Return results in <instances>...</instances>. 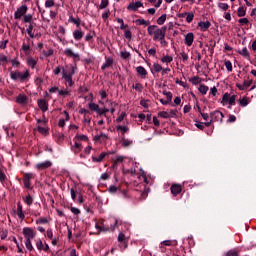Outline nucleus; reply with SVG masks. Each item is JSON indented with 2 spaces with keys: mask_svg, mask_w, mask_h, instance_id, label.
<instances>
[{
  "mask_svg": "<svg viewBox=\"0 0 256 256\" xmlns=\"http://www.w3.org/2000/svg\"><path fill=\"white\" fill-rule=\"evenodd\" d=\"M26 32L28 33V35L31 39H33V37H35V33H33V24H29V26L26 29Z\"/></svg>",
  "mask_w": 256,
  "mask_h": 256,
  "instance_id": "obj_48",
  "label": "nucleus"
},
{
  "mask_svg": "<svg viewBox=\"0 0 256 256\" xmlns=\"http://www.w3.org/2000/svg\"><path fill=\"white\" fill-rule=\"evenodd\" d=\"M170 191L174 197H177V195L183 191V186H181V184H173Z\"/></svg>",
  "mask_w": 256,
  "mask_h": 256,
  "instance_id": "obj_15",
  "label": "nucleus"
},
{
  "mask_svg": "<svg viewBox=\"0 0 256 256\" xmlns=\"http://www.w3.org/2000/svg\"><path fill=\"white\" fill-rule=\"evenodd\" d=\"M73 38L75 39V41H81V39H83V31L74 30L73 31Z\"/></svg>",
  "mask_w": 256,
  "mask_h": 256,
  "instance_id": "obj_28",
  "label": "nucleus"
},
{
  "mask_svg": "<svg viewBox=\"0 0 256 256\" xmlns=\"http://www.w3.org/2000/svg\"><path fill=\"white\" fill-rule=\"evenodd\" d=\"M148 35L152 37L153 41H159V39L167 35V26L159 28L157 25H150L147 29Z\"/></svg>",
  "mask_w": 256,
  "mask_h": 256,
  "instance_id": "obj_3",
  "label": "nucleus"
},
{
  "mask_svg": "<svg viewBox=\"0 0 256 256\" xmlns=\"http://www.w3.org/2000/svg\"><path fill=\"white\" fill-rule=\"evenodd\" d=\"M4 166H0V183H4L7 180V175L5 174Z\"/></svg>",
  "mask_w": 256,
  "mask_h": 256,
  "instance_id": "obj_40",
  "label": "nucleus"
},
{
  "mask_svg": "<svg viewBox=\"0 0 256 256\" xmlns=\"http://www.w3.org/2000/svg\"><path fill=\"white\" fill-rule=\"evenodd\" d=\"M126 240L127 237H125V234H123V232H120L118 235V241L119 243H124V249H127V243H125Z\"/></svg>",
  "mask_w": 256,
  "mask_h": 256,
  "instance_id": "obj_36",
  "label": "nucleus"
},
{
  "mask_svg": "<svg viewBox=\"0 0 256 256\" xmlns=\"http://www.w3.org/2000/svg\"><path fill=\"white\" fill-rule=\"evenodd\" d=\"M107 155H109V153L102 152L98 157L92 156L91 159H92L93 163H101L103 161V159H105V157H107Z\"/></svg>",
  "mask_w": 256,
  "mask_h": 256,
  "instance_id": "obj_21",
  "label": "nucleus"
},
{
  "mask_svg": "<svg viewBox=\"0 0 256 256\" xmlns=\"http://www.w3.org/2000/svg\"><path fill=\"white\" fill-rule=\"evenodd\" d=\"M109 7V0H101V3L97 6L98 10L107 9Z\"/></svg>",
  "mask_w": 256,
  "mask_h": 256,
  "instance_id": "obj_37",
  "label": "nucleus"
},
{
  "mask_svg": "<svg viewBox=\"0 0 256 256\" xmlns=\"http://www.w3.org/2000/svg\"><path fill=\"white\" fill-rule=\"evenodd\" d=\"M95 37V31L89 32L85 36V41L89 42Z\"/></svg>",
  "mask_w": 256,
  "mask_h": 256,
  "instance_id": "obj_58",
  "label": "nucleus"
},
{
  "mask_svg": "<svg viewBox=\"0 0 256 256\" xmlns=\"http://www.w3.org/2000/svg\"><path fill=\"white\" fill-rule=\"evenodd\" d=\"M198 27H200V31H208L209 27H211V22L201 21V22L198 23Z\"/></svg>",
  "mask_w": 256,
  "mask_h": 256,
  "instance_id": "obj_23",
  "label": "nucleus"
},
{
  "mask_svg": "<svg viewBox=\"0 0 256 256\" xmlns=\"http://www.w3.org/2000/svg\"><path fill=\"white\" fill-rule=\"evenodd\" d=\"M47 223H49V220L45 217L36 220L37 225H47Z\"/></svg>",
  "mask_w": 256,
  "mask_h": 256,
  "instance_id": "obj_51",
  "label": "nucleus"
},
{
  "mask_svg": "<svg viewBox=\"0 0 256 256\" xmlns=\"http://www.w3.org/2000/svg\"><path fill=\"white\" fill-rule=\"evenodd\" d=\"M52 166H53V162L46 160L44 162H40L36 164L35 169H37V171H45V169H49Z\"/></svg>",
  "mask_w": 256,
  "mask_h": 256,
  "instance_id": "obj_10",
  "label": "nucleus"
},
{
  "mask_svg": "<svg viewBox=\"0 0 256 256\" xmlns=\"http://www.w3.org/2000/svg\"><path fill=\"white\" fill-rule=\"evenodd\" d=\"M223 117H225L221 111H214L210 114L211 123H223Z\"/></svg>",
  "mask_w": 256,
  "mask_h": 256,
  "instance_id": "obj_8",
  "label": "nucleus"
},
{
  "mask_svg": "<svg viewBox=\"0 0 256 256\" xmlns=\"http://www.w3.org/2000/svg\"><path fill=\"white\" fill-rule=\"evenodd\" d=\"M69 23H74V25H76V27H80L81 26V19L79 18H74L73 15H71L68 19Z\"/></svg>",
  "mask_w": 256,
  "mask_h": 256,
  "instance_id": "obj_33",
  "label": "nucleus"
},
{
  "mask_svg": "<svg viewBox=\"0 0 256 256\" xmlns=\"http://www.w3.org/2000/svg\"><path fill=\"white\" fill-rule=\"evenodd\" d=\"M218 9H220V11H224V13H225V12L229 11V4L219 2L218 3Z\"/></svg>",
  "mask_w": 256,
  "mask_h": 256,
  "instance_id": "obj_41",
  "label": "nucleus"
},
{
  "mask_svg": "<svg viewBox=\"0 0 256 256\" xmlns=\"http://www.w3.org/2000/svg\"><path fill=\"white\" fill-rule=\"evenodd\" d=\"M37 61H38V59H35L33 57H28L26 59V63L28 65V67H31V69H33L37 65Z\"/></svg>",
  "mask_w": 256,
  "mask_h": 256,
  "instance_id": "obj_26",
  "label": "nucleus"
},
{
  "mask_svg": "<svg viewBox=\"0 0 256 256\" xmlns=\"http://www.w3.org/2000/svg\"><path fill=\"white\" fill-rule=\"evenodd\" d=\"M198 90H199V93H201V95H207V92L209 91V86H206L205 84H201Z\"/></svg>",
  "mask_w": 256,
  "mask_h": 256,
  "instance_id": "obj_38",
  "label": "nucleus"
},
{
  "mask_svg": "<svg viewBox=\"0 0 256 256\" xmlns=\"http://www.w3.org/2000/svg\"><path fill=\"white\" fill-rule=\"evenodd\" d=\"M64 55H66V57H71L73 61H79V53L73 52V49L71 48H66L64 50Z\"/></svg>",
  "mask_w": 256,
  "mask_h": 256,
  "instance_id": "obj_13",
  "label": "nucleus"
},
{
  "mask_svg": "<svg viewBox=\"0 0 256 256\" xmlns=\"http://www.w3.org/2000/svg\"><path fill=\"white\" fill-rule=\"evenodd\" d=\"M88 107H89L90 111H94L95 113H97L99 115L101 108L98 106V104L91 102L88 104Z\"/></svg>",
  "mask_w": 256,
  "mask_h": 256,
  "instance_id": "obj_31",
  "label": "nucleus"
},
{
  "mask_svg": "<svg viewBox=\"0 0 256 256\" xmlns=\"http://www.w3.org/2000/svg\"><path fill=\"white\" fill-rule=\"evenodd\" d=\"M29 11V7L27 5L23 4L20 7H18L14 13V19L19 20L21 19L24 15L27 14Z\"/></svg>",
  "mask_w": 256,
  "mask_h": 256,
  "instance_id": "obj_7",
  "label": "nucleus"
},
{
  "mask_svg": "<svg viewBox=\"0 0 256 256\" xmlns=\"http://www.w3.org/2000/svg\"><path fill=\"white\" fill-rule=\"evenodd\" d=\"M125 117H127V113L121 112L120 115L116 119V123H121L123 121V119H125Z\"/></svg>",
  "mask_w": 256,
  "mask_h": 256,
  "instance_id": "obj_60",
  "label": "nucleus"
},
{
  "mask_svg": "<svg viewBox=\"0 0 256 256\" xmlns=\"http://www.w3.org/2000/svg\"><path fill=\"white\" fill-rule=\"evenodd\" d=\"M123 161H125V157L124 156H115L112 159V167H113V169H117V167L119 166V163H123Z\"/></svg>",
  "mask_w": 256,
  "mask_h": 256,
  "instance_id": "obj_19",
  "label": "nucleus"
},
{
  "mask_svg": "<svg viewBox=\"0 0 256 256\" xmlns=\"http://www.w3.org/2000/svg\"><path fill=\"white\" fill-rule=\"evenodd\" d=\"M141 7H143V2L140 0L136 2H130V4L127 6V11H138L141 9Z\"/></svg>",
  "mask_w": 256,
  "mask_h": 256,
  "instance_id": "obj_11",
  "label": "nucleus"
},
{
  "mask_svg": "<svg viewBox=\"0 0 256 256\" xmlns=\"http://www.w3.org/2000/svg\"><path fill=\"white\" fill-rule=\"evenodd\" d=\"M21 51H23L25 55H29L31 53V45L27 43H23L21 47Z\"/></svg>",
  "mask_w": 256,
  "mask_h": 256,
  "instance_id": "obj_34",
  "label": "nucleus"
},
{
  "mask_svg": "<svg viewBox=\"0 0 256 256\" xmlns=\"http://www.w3.org/2000/svg\"><path fill=\"white\" fill-rule=\"evenodd\" d=\"M58 95L61 97H69L71 95V90H69V88H62L58 90Z\"/></svg>",
  "mask_w": 256,
  "mask_h": 256,
  "instance_id": "obj_27",
  "label": "nucleus"
},
{
  "mask_svg": "<svg viewBox=\"0 0 256 256\" xmlns=\"http://www.w3.org/2000/svg\"><path fill=\"white\" fill-rule=\"evenodd\" d=\"M28 101L29 98L25 94H19L16 97V103H18V105H27Z\"/></svg>",
  "mask_w": 256,
  "mask_h": 256,
  "instance_id": "obj_16",
  "label": "nucleus"
},
{
  "mask_svg": "<svg viewBox=\"0 0 256 256\" xmlns=\"http://www.w3.org/2000/svg\"><path fill=\"white\" fill-rule=\"evenodd\" d=\"M18 218L20 219V221H24L25 220V213L23 212V205L21 204V202L17 203V211H16Z\"/></svg>",
  "mask_w": 256,
  "mask_h": 256,
  "instance_id": "obj_20",
  "label": "nucleus"
},
{
  "mask_svg": "<svg viewBox=\"0 0 256 256\" xmlns=\"http://www.w3.org/2000/svg\"><path fill=\"white\" fill-rule=\"evenodd\" d=\"M136 72L138 77L141 79H147V70L143 66L136 67Z\"/></svg>",
  "mask_w": 256,
  "mask_h": 256,
  "instance_id": "obj_17",
  "label": "nucleus"
},
{
  "mask_svg": "<svg viewBox=\"0 0 256 256\" xmlns=\"http://www.w3.org/2000/svg\"><path fill=\"white\" fill-rule=\"evenodd\" d=\"M116 131H119L122 136H125V133H129V128L128 126L118 125L116 126Z\"/></svg>",
  "mask_w": 256,
  "mask_h": 256,
  "instance_id": "obj_29",
  "label": "nucleus"
},
{
  "mask_svg": "<svg viewBox=\"0 0 256 256\" xmlns=\"http://www.w3.org/2000/svg\"><path fill=\"white\" fill-rule=\"evenodd\" d=\"M235 101H237V95H231L226 92L222 97L221 105H223V107L228 105V109H231L233 105H235Z\"/></svg>",
  "mask_w": 256,
  "mask_h": 256,
  "instance_id": "obj_5",
  "label": "nucleus"
},
{
  "mask_svg": "<svg viewBox=\"0 0 256 256\" xmlns=\"http://www.w3.org/2000/svg\"><path fill=\"white\" fill-rule=\"evenodd\" d=\"M44 6L46 9H51V7H55V0H46Z\"/></svg>",
  "mask_w": 256,
  "mask_h": 256,
  "instance_id": "obj_50",
  "label": "nucleus"
},
{
  "mask_svg": "<svg viewBox=\"0 0 256 256\" xmlns=\"http://www.w3.org/2000/svg\"><path fill=\"white\" fill-rule=\"evenodd\" d=\"M37 131L41 133V135H49V128L38 126Z\"/></svg>",
  "mask_w": 256,
  "mask_h": 256,
  "instance_id": "obj_45",
  "label": "nucleus"
},
{
  "mask_svg": "<svg viewBox=\"0 0 256 256\" xmlns=\"http://www.w3.org/2000/svg\"><path fill=\"white\" fill-rule=\"evenodd\" d=\"M160 61H161V63H164L165 65H169V63H172V61H173V56H171V55L162 56Z\"/></svg>",
  "mask_w": 256,
  "mask_h": 256,
  "instance_id": "obj_30",
  "label": "nucleus"
},
{
  "mask_svg": "<svg viewBox=\"0 0 256 256\" xmlns=\"http://www.w3.org/2000/svg\"><path fill=\"white\" fill-rule=\"evenodd\" d=\"M247 15V8L245 6H240L237 9V16L238 17H245Z\"/></svg>",
  "mask_w": 256,
  "mask_h": 256,
  "instance_id": "obj_32",
  "label": "nucleus"
},
{
  "mask_svg": "<svg viewBox=\"0 0 256 256\" xmlns=\"http://www.w3.org/2000/svg\"><path fill=\"white\" fill-rule=\"evenodd\" d=\"M22 234L25 238L26 249L28 251H33L35 248L33 247V243L31 241L37 237V231L31 227H24L22 229Z\"/></svg>",
  "mask_w": 256,
  "mask_h": 256,
  "instance_id": "obj_2",
  "label": "nucleus"
},
{
  "mask_svg": "<svg viewBox=\"0 0 256 256\" xmlns=\"http://www.w3.org/2000/svg\"><path fill=\"white\" fill-rule=\"evenodd\" d=\"M224 65L228 73H231V71H233V64L229 60H225Z\"/></svg>",
  "mask_w": 256,
  "mask_h": 256,
  "instance_id": "obj_47",
  "label": "nucleus"
},
{
  "mask_svg": "<svg viewBox=\"0 0 256 256\" xmlns=\"http://www.w3.org/2000/svg\"><path fill=\"white\" fill-rule=\"evenodd\" d=\"M120 55H121L122 59H129V57H131V53H129L127 51L120 52Z\"/></svg>",
  "mask_w": 256,
  "mask_h": 256,
  "instance_id": "obj_63",
  "label": "nucleus"
},
{
  "mask_svg": "<svg viewBox=\"0 0 256 256\" xmlns=\"http://www.w3.org/2000/svg\"><path fill=\"white\" fill-rule=\"evenodd\" d=\"M36 243V248L38 249V251H42L43 250V241L41 239H37L35 240Z\"/></svg>",
  "mask_w": 256,
  "mask_h": 256,
  "instance_id": "obj_55",
  "label": "nucleus"
},
{
  "mask_svg": "<svg viewBox=\"0 0 256 256\" xmlns=\"http://www.w3.org/2000/svg\"><path fill=\"white\" fill-rule=\"evenodd\" d=\"M173 240H164L159 244L161 251H165V247H171Z\"/></svg>",
  "mask_w": 256,
  "mask_h": 256,
  "instance_id": "obj_25",
  "label": "nucleus"
},
{
  "mask_svg": "<svg viewBox=\"0 0 256 256\" xmlns=\"http://www.w3.org/2000/svg\"><path fill=\"white\" fill-rule=\"evenodd\" d=\"M136 25H149L148 22H146L145 19H137L135 20Z\"/></svg>",
  "mask_w": 256,
  "mask_h": 256,
  "instance_id": "obj_64",
  "label": "nucleus"
},
{
  "mask_svg": "<svg viewBox=\"0 0 256 256\" xmlns=\"http://www.w3.org/2000/svg\"><path fill=\"white\" fill-rule=\"evenodd\" d=\"M62 114L64 115V118L59 120L58 127H65V122L70 119L69 112L63 111Z\"/></svg>",
  "mask_w": 256,
  "mask_h": 256,
  "instance_id": "obj_22",
  "label": "nucleus"
},
{
  "mask_svg": "<svg viewBox=\"0 0 256 256\" xmlns=\"http://www.w3.org/2000/svg\"><path fill=\"white\" fill-rule=\"evenodd\" d=\"M24 202L26 203V205H33V197H31V195H28L24 198Z\"/></svg>",
  "mask_w": 256,
  "mask_h": 256,
  "instance_id": "obj_59",
  "label": "nucleus"
},
{
  "mask_svg": "<svg viewBox=\"0 0 256 256\" xmlns=\"http://www.w3.org/2000/svg\"><path fill=\"white\" fill-rule=\"evenodd\" d=\"M223 17L229 23L231 21V11L224 12Z\"/></svg>",
  "mask_w": 256,
  "mask_h": 256,
  "instance_id": "obj_62",
  "label": "nucleus"
},
{
  "mask_svg": "<svg viewBox=\"0 0 256 256\" xmlns=\"http://www.w3.org/2000/svg\"><path fill=\"white\" fill-rule=\"evenodd\" d=\"M238 53H239V55H242V57H245V59H249V57H251L247 47H244L242 50H239Z\"/></svg>",
  "mask_w": 256,
  "mask_h": 256,
  "instance_id": "obj_35",
  "label": "nucleus"
},
{
  "mask_svg": "<svg viewBox=\"0 0 256 256\" xmlns=\"http://www.w3.org/2000/svg\"><path fill=\"white\" fill-rule=\"evenodd\" d=\"M111 15V11L109 9L105 10L102 14V19L104 21H107L109 19V16Z\"/></svg>",
  "mask_w": 256,
  "mask_h": 256,
  "instance_id": "obj_61",
  "label": "nucleus"
},
{
  "mask_svg": "<svg viewBox=\"0 0 256 256\" xmlns=\"http://www.w3.org/2000/svg\"><path fill=\"white\" fill-rule=\"evenodd\" d=\"M10 78L13 81H21V83L25 81H29L31 79V74L29 70H25L24 72H20L19 70L10 72Z\"/></svg>",
  "mask_w": 256,
  "mask_h": 256,
  "instance_id": "obj_4",
  "label": "nucleus"
},
{
  "mask_svg": "<svg viewBox=\"0 0 256 256\" xmlns=\"http://www.w3.org/2000/svg\"><path fill=\"white\" fill-rule=\"evenodd\" d=\"M34 83L37 87H41V85H43V79L41 78V76H37L34 79Z\"/></svg>",
  "mask_w": 256,
  "mask_h": 256,
  "instance_id": "obj_56",
  "label": "nucleus"
},
{
  "mask_svg": "<svg viewBox=\"0 0 256 256\" xmlns=\"http://www.w3.org/2000/svg\"><path fill=\"white\" fill-rule=\"evenodd\" d=\"M193 19H195V14H193V12H188L186 14V22L193 23Z\"/></svg>",
  "mask_w": 256,
  "mask_h": 256,
  "instance_id": "obj_49",
  "label": "nucleus"
},
{
  "mask_svg": "<svg viewBox=\"0 0 256 256\" xmlns=\"http://www.w3.org/2000/svg\"><path fill=\"white\" fill-rule=\"evenodd\" d=\"M111 65H113V58H105V63L101 66L102 71H105V69L111 67Z\"/></svg>",
  "mask_w": 256,
  "mask_h": 256,
  "instance_id": "obj_24",
  "label": "nucleus"
},
{
  "mask_svg": "<svg viewBox=\"0 0 256 256\" xmlns=\"http://www.w3.org/2000/svg\"><path fill=\"white\" fill-rule=\"evenodd\" d=\"M225 256H239V252L236 249H231L225 253Z\"/></svg>",
  "mask_w": 256,
  "mask_h": 256,
  "instance_id": "obj_52",
  "label": "nucleus"
},
{
  "mask_svg": "<svg viewBox=\"0 0 256 256\" xmlns=\"http://www.w3.org/2000/svg\"><path fill=\"white\" fill-rule=\"evenodd\" d=\"M37 103H38L39 109H41V111H42L43 113H45L46 111H48V109H49V103H47V102L45 101V99H39V100L37 101Z\"/></svg>",
  "mask_w": 256,
  "mask_h": 256,
  "instance_id": "obj_18",
  "label": "nucleus"
},
{
  "mask_svg": "<svg viewBox=\"0 0 256 256\" xmlns=\"http://www.w3.org/2000/svg\"><path fill=\"white\" fill-rule=\"evenodd\" d=\"M133 89H135V91H138V93H141V91H143V84L141 83H136L133 84Z\"/></svg>",
  "mask_w": 256,
  "mask_h": 256,
  "instance_id": "obj_54",
  "label": "nucleus"
},
{
  "mask_svg": "<svg viewBox=\"0 0 256 256\" xmlns=\"http://www.w3.org/2000/svg\"><path fill=\"white\" fill-rule=\"evenodd\" d=\"M121 143L123 147H129L133 145V140L122 138Z\"/></svg>",
  "mask_w": 256,
  "mask_h": 256,
  "instance_id": "obj_46",
  "label": "nucleus"
},
{
  "mask_svg": "<svg viewBox=\"0 0 256 256\" xmlns=\"http://www.w3.org/2000/svg\"><path fill=\"white\" fill-rule=\"evenodd\" d=\"M195 41V34L193 32H189L184 37V43L187 47H191L193 45V42Z\"/></svg>",
  "mask_w": 256,
  "mask_h": 256,
  "instance_id": "obj_14",
  "label": "nucleus"
},
{
  "mask_svg": "<svg viewBox=\"0 0 256 256\" xmlns=\"http://www.w3.org/2000/svg\"><path fill=\"white\" fill-rule=\"evenodd\" d=\"M31 179H35V174L31 172L24 173L23 183L25 189H31Z\"/></svg>",
  "mask_w": 256,
  "mask_h": 256,
  "instance_id": "obj_9",
  "label": "nucleus"
},
{
  "mask_svg": "<svg viewBox=\"0 0 256 256\" xmlns=\"http://www.w3.org/2000/svg\"><path fill=\"white\" fill-rule=\"evenodd\" d=\"M167 21V14H162L156 21L157 25H164Z\"/></svg>",
  "mask_w": 256,
  "mask_h": 256,
  "instance_id": "obj_44",
  "label": "nucleus"
},
{
  "mask_svg": "<svg viewBox=\"0 0 256 256\" xmlns=\"http://www.w3.org/2000/svg\"><path fill=\"white\" fill-rule=\"evenodd\" d=\"M75 75V69L63 70V79L68 83V87H73L75 82H73V76Z\"/></svg>",
  "mask_w": 256,
  "mask_h": 256,
  "instance_id": "obj_6",
  "label": "nucleus"
},
{
  "mask_svg": "<svg viewBox=\"0 0 256 256\" xmlns=\"http://www.w3.org/2000/svg\"><path fill=\"white\" fill-rule=\"evenodd\" d=\"M158 117H161L162 119H169L170 115L167 111H161L158 113Z\"/></svg>",
  "mask_w": 256,
  "mask_h": 256,
  "instance_id": "obj_57",
  "label": "nucleus"
},
{
  "mask_svg": "<svg viewBox=\"0 0 256 256\" xmlns=\"http://www.w3.org/2000/svg\"><path fill=\"white\" fill-rule=\"evenodd\" d=\"M190 82L192 85H199V83H201V78L199 76H195L190 79Z\"/></svg>",
  "mask_w": 256,
  "mask_h": 256,
  "instance_id": "obj_53",
  "label": "nucleus"
},
{
  "mask_svg": "<svg viewBox=\"0 0 256 256\" xmlns=\"http://www.w3.org/2000/svg\"><path fill=\"white\" fill-rule=\"evenodd\" d=\"M108 139H109V135L105 133H100L93 137V141H95L96 143H107Z\"/></svg>",
  "mask_w": 256,
  "mask_h": 256,
  "instance_id": "obj_12",
  "label": "nucleus"
},
{
  "mask_svg": "<svg viewBox=\"0 0 256 256\" xmlns=\"http://www.w3.org/2000/svg\"><path fill=\"white\" fill-rule=\"evenodd\" d=\"M152 69H153L154 73H161V71H163V66H161V64L155 62L152 66Z\"/></svg>",
  "mask_w": 256,
  "mask_h": 256,
  "instance_id": "obj_42",
  "label": "nucleus"
},
{
  "mask_svg": "<svg viewBox=\"0 0 256 256\" xmlns=\"http://www.w3.org/2000/svg\"><path fill=\"white\" fill-rule=\"evenodd\" d=\"M83 143H89V137L85 134H76L71 144V151L75 155H79L83 151Z\"/></svg>",
  "mask_w": 256,
  "mask_h": 256,
  "instance_id": "obj_1",
  "label": "nucleus"
},
{
  "mask_svg": "<svg viewBox=\"0 0 256 256\" xmlns=\"http://www.w3.org/2000/svg\"><path fill=\"white\" fill-rule=\"evenodd\" d=\"M250 103L249 97H243L239 100L240 107H247Z\"/></svg>",
  "mask_w": 256,
  "mask_h": 256,
  "instance_id": "obj_43",
  "label": "nucleus"
},
{
  "mask_svg": "<svg viewBox=\"0 0 256 256\" xmlns=\"http://www.w3.org/2000/svg\"><path fill=\"white\" fill-rule=\"evenodd\" d=\"M22 17H23L22 18L23 23H33V15L24 14Z\"/></svg>",
  "mask_w": 256,
  "mask_h": 256,
  "instance_id": "obj_39",
  "label": "nucleus"
}]
</instances>
